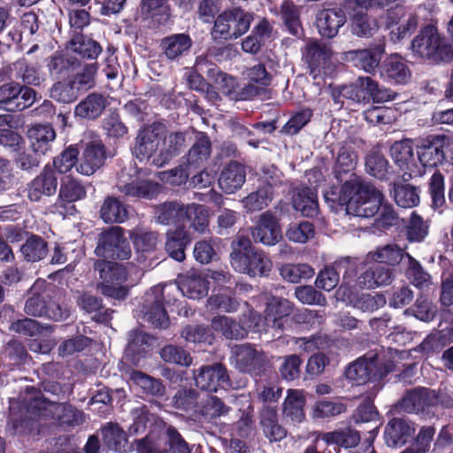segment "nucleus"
<instances>
[{"mask_svg": "<svg viewBox=\"0 0 453 453\" xmlns=\"http://www.w3.org/2000/svg\"><path fill=\"white\" fill-rule=\"evenodd\" d=\"M49 409L60 413L58 418L62 425L74 426L84 420L82 411L71 405L47 402L40 391L34 387H27L26 393L18 400L10 402L8 431L12 434H30L37 426L36 417L46 415Z\"/></svg>", "mask_w": 453, "mask_h": 453, "instance_id": "nucleus-1", "label": "nucleus"}, {"mask_svg": "<svg viewBox=\"0 0 453 453\" xmlns=\"http://www.w3.org/2000/svg\"><path fill=\"white\" fill-rule=\"evenodd\" d=\"M324 197L332 208L344 206L349 215L370 218L377 214L383 200L382 193L369 183L353 182L344 187L333 186Z\"/></svg>", "mask_w": 453, "mask_h": 453, "instance_id": "nucleus-2", "label": "nucleus"}, {"mask_svg": "<svg viewBox=\"0 0 453 453\" xmlns=\"http://www.w3.org/2000/svg\"><path fill=\"white\" fill-rule=\"evenodd\" d=\"M94 267L99 272L100 279L103 282L98 285L100 292L109 297L123 300L129 292V288L134 286L127 285L130 273L137 270L133 265H124L119 263L109 262L106 260H97Z\"/></svg>", "mask_w": 453, "mask_h": 453, "instance_id": "nucleus-3", "label": "nucleus"}, {"mask_svg": "<svg viewBox=\"0 0 453 453\" xmlns=\"http://www.w3.org/2000/svg\"><path fill=\"white\" fill-rule=\"evenodd\" d=\"M395 368L394 362L383 353L370 351L355 362L345 371L346 378L357 385L367 381H379L384 379Z\"/></svg>", "mask_w": 453, "mask_h": 453, "instance_id": "nucleus-4", "label": "nucleus"}, {"mask_svg": "<svg viewBox=\"0 0 453 453\" xmlns=\"http://www.w3.org/2000/svg\"><path fill=\"white\" fill-rule=\"evenodd\" d=\"M411 49L415 55L436 63L450 61L453 58L451 45L434 25H427L420 29L411 42Z\"/></svg>", "mask_w": 453, "mask_h": 453, "instance_id": "nucleus-5", "label": "nucleus"}, {"mask_svg": "<svg viewBox=\"0 0 453 453\" xmlns=\"http://www.w3.org/2000/svg\"><path fill=\"white\" fill-rule=\"evenodd\" d=\"M44 280H36L30 288L31 296L25 303V312L33 317H44L54 321L66 319L69 311L63 309L59 304L47 301L50 295L45 291H41L45 288Z\"/></svg>", "mask_w": 453, "mask_h": 453, "instance_id": "nucleus-6", "label": "nucleus"}, {"mask_svg": "<svg viewBox=\"0 0 453 453\" xmlns=\"http://www.w3.org/2000/svg\"><path fill=\"white\" fill-rule=\"evenodd\" d=\"M303 60L307 65L309 73L314 80L331 77L335 72L329 46L319 41L309 42L303 51Z\"/></svg>", "mask_w": 453, "mask_h": 453, "instance_id": "nucleus-7", "label": "nucleus"}, {"mask_svg": "<svg viewBox=\"0 0 453 453\" xmlns=\"http://www.w3.org/2000/svg\"><path fill=\"white\" fill-rule=\"evenodd\" d=\"M251 19V15L240 8L224 12L215 19L211 36L219 41L236 39L249 30Z\"/></svg>", "mask_w": 453, "mask_h": 453, "instance_id": "nucleus-8", "label": "nucleus"}, {"mask_svg": "<svg viewBox=\"0 0 453 453\" xmlns=\"http://www.w3.org/2000/svg\"><path fill=\"white\" fill-rule=\"evenodd\" d=\"M95 254L103 257V260L128 259L131 256V248L124 236L123 229L119 226H111L103 231L98 235Z\"/></svg>", "mask_w": 453, "mask_h": 453, "instance_id": "nucleus-9", "label": "nucleus"}, {"mask_svg": "<svg viewBox=\"0 0 453 453\" xmlns=\"http://www.w3.org/2000/svg\"><path fill=\"white\" fill-rule=\"evenodd\" d=\"M116 188L127 196L151 199L158 192V185L142 178L134 167H125L119 173Z\"/></svg>", "mask_w": 453, "mask_h": 453, "instance_id": "nucleus-10", "label": "nucleus"}, {"mask_svg": "<svg viewBox=\"0 0 453 453\" xmlns=\"http://www.w3.org/2000/svg\"><path fill=\"white\" fill-rule=\"evenodd\" d=\"M165 132V126L158 121L142 125L134 139L133 154L140 161L153 158L158 152L160 141Z\"/></svg>", "mask_w": 453, "mask_h": 453, "instance_id": "nucleus-11", "label": "nucleus"}, {"mask_svg": "<svg viewBox=\"0 0 453 453\" xmlns=\"http://www.w3.org/2000/svg\"><path fill=\"white\" fill-rule=\"evenodd\" d=\"M81 144L83 152L77 171L83 175L89 176L104 165L105 147L101 139L91 131L84 134Z\"/></svg>", "mask_w": 453, "mask_h": 453, "instance_id": "nucleus-12", "label": "nucleus"}, {"mask_svg": "<svg viewBox=\"0 0 453 453\" xmlns=\"http://www.w3.org/2000/svg\"><path fill=\"white\" fill-rule=\"evenodd\" d=\"M231 265L239 273L251 277L266 276L273 267L272 260L262 250H255L249 253L231 252Z\"/></svg>", "mask_w": 453, "mask_h": 453, "instance_id": "nucleus-13", "label": "nucleus"}, {"mask_svg": "<svg viewBox=\"0 0 453 453\" xmlns=\"http://www.w3.org/2000/svg\"><path fill=\"white\" fill-rule=\"evenodd\" d=\"M443 403L441 396L434 390L416 388L409 391L398 403V408L407 413H421L426 416L434 415V408Z\"/></svg>", "mask_w": 453, "mask_h": 453, "instance_id": "nucleus-14", "label": "nucleus"}, {"mask_svg": "<svg viewBox=\"0 0 453 453\" xmlns=\"http://www.w3.org/2000/svg\"><path fill=\"white\" fill-rule=\"evenodd\" d=\"M35 91L17 82L0 86V109L20 111L30 107L35 101Z\"/></svg>", "mask_w": 453, "mask_h": 453, "instance_id": "nucleus-15", "label": "nucleus"}, {"mask_svg": "<svg viewBox=\"0 0 453 453\" xmlns=\"http://www.w3.org/2000/svg\"><path fill=\"white\" fill-rule=\"evenodd\" d=\"M235 367L252 376L260 375L265 369L267 358L250 344L236 345L232 349Z\"/></svg>", "mask_w": 453, "mask_h": 453, "instance_id": "nucleus-16", "label": "nucleus"}, {"mask_svg": "<svg viewBox=\"0 0 453 453\" xmlns=\"http://www.w3.org/2000/svg\"><path fill=\"white\" fill-rule=\"evenodd\" d=\"M449 146V138L443 135H430L416 145L418 161L425 167H435L444 161V148Z\"/></svg>", "mask_w": 453, "mask_h": 453, "instance_id": "nucleus-17", "label": "nucleus"}, {"mask_svg": "<svg viewBox=\"0 0 453 453\" xmlns=\"http://www.w3.org/2000/svg\"><path fill=\"white\" fill-rule=\"evenodd\" d=\"M357 161V154L351 146L343 145L340 148L333 169L334 178L342 184L340 187L363 181L361 176L355 173Z\"/></svg>", "mask_w": 453, "mask_h": 453, "instance_id": "nucleus-18", "label": "nucleus"}, {"mask_svg": "<svg viewBox=\"0 0 453 453\" xmlns=\"http://www.w3.org/2000/svg\"><path fill=\"white\" fill-rule=\"evenodd\" d=\"M196 387L202 390L216 392L219 388L229 385L226 368L219 363L211 365H203L193 371Z\"/></svg>", "mask_w": 453, "mask_h": 453, "instance_id": "nucleus-19", "label": "nucleus"}, {"mask_svg": "<svg viewBox=\"0 0 453 453\" xmlns=\"http://www.w3.org/2000/svg\"><path fill=\"white\" fill-rule=\"evenodd\" d=\"M251 235L256 242L266 246H273L278 243L282 238V234L276 216L271 211L262 213L257 226L251 230Z\"/></svg>", "mask_w": 453, "mask_h": 453, "instance_id": "nucleus-20", "label": "nucleus"}, {"mask_svg": "<svg viewBox=\"0 0 453 453\" xmlns=\"http://www.w3.org/2000/svg\"><path fill=\"white\" fill-rule=\"evenodd\" d=\"M158 152L152 158V165L163 167L177 157L187 146L185 132H171L163 134Z\"/></svg>", "mask_w": 453, "mask_h": 453, "instance_id": "nucleus-21", "label": "nucleus"}, {"mask_svg": "<svg viewBox=\"0 0 453 453\" xmlns=\"http://www.w3.org/2000/svg\"><path fill=\"white\" fill-rule=\"evenodd\" d=\"M415 431L414 423L410 419L394 418L385 427V441L389 447H401L413 438Z\"/></svg>", "mask_w": 453, "mask_h": 453, "instance_id": "nucleus-22", "label": "nucleus"}, {"mask_svg": "<svg viewBox=\"0 0 453 453\" xmlns=\"http://www.w3.org/2000/svg\"><path fill=\"white\" fill-rule=\"evenodd\" d=\"M345 22V12L342 9H324L316 16L318 32L325 38L335 37Z\"/></svg>", "mask_w": 453, "mask_h": 453, "instance_id": "nucleus-23", "label": "nucleus"}, {"mask_svg": "<svg viewBox=\"0 0 453 453\" xmlns=\"http://www.w3.org/2000/svg\"><path fill=\"white\" fill-rule=\"evenodd\" d=\"M58 179L54 169L47 165L42 172L35 177L29 185L28 197L31 201L37 202L42 196H50L56 193Z\"/></svg>", "mask_w": 453, "mask_h": 453, "instance_id": "nucleus-24", "label": "nucleus"}, {"mask_svg": "<svg viewBox=\"0 0 453 453\" xmlns=\"http://www.w3.org/2000/svg\"><path fill=\"white\" fill-rule=\"evenodd\" d=\"M384 50L383 45H376L373 48L365 50H349L345 53V59L366 73H372L379 66Z\"/></svg>", "mask_w": 453, "mask_h": 453, "instance_id": "nucleus-25", "label": "nucleus"}, {"mask_svg": "<svg viewBox=\"0 0 453 453\" xmlns=\"http://www.w3.org/2000/svg\"><path fill=\"white\" fill-rule=\"evenodd\" d=\"M163 288L156 286L151 288V294L147 295L146 302L151 303L145 312V319L156 327L165 328L169 324V318L163 305Z\"/></svg>", "mask_w": 453, "mask_h": 453, "instance_id": "nucleus-26", "label": "nucleus"}, {"mask_svg": "<svg viewBox=\"0 0 453 453\" xmlns=\"http://www.w3.org/2000/svg\"><path fill=\"white\" fill-rule=\"evenodd\" d=\"M246 180V171L243 165L232 161L220 173L219 188L226 194H234L240 189Z\"/></svg>", "mask_w": 453, "mask_h": 453, "instance_id": "nucleus-27", "label": "nucleus"}, {"mask_svg": "<svg viewBox=\"0 0 453 453\" xmlns=\"http://www.w3.org/2000/svg\"><path fill=\"white\" fill-rule=\"evenodd\" d=\"M86 194V188L80 181L73 178L67 179L60 185L56 206L58 209L66 208V213L72 214L74 210L72 203L83 199Z\"/></svg>", "mask_w": 453, "mask_h": 453, "instance_id": "nucleus-28", "label": "nucleus"}, {"mask_svg": "<svg viewBox=\"0 0 453 453\" xmlns=\"http://www.w3.org/2000/svg\"><path fill=\"white\" fill-rule=\"evenodd\" d=\"M380 76L390 83L405 84L411 78V71L399 56H391L380 67Z\"/></svg>", "mask_w": 453, "mask_h": 453, "instance_id": "nucleus-29", "label": "nucleus"}, {"mask_svg": "<svg viewBox=\"0 0 453 453\" xmlns=\"http://www.w3.org/2000/svg\"><path fill=\"white\" fill-rule=\"evenodd\" d=\"M107 105L106 97L99 93H90L74 108V116L93 120L101 116Z\"/></svg>", "mask_w": 453, "mask_h": 453, "instance_id": "nucleus-30", "label": "nucleus"}, {"mask_svg": "<svg viewBox=\"0 0 453 453\" xmlns=\"http://www.w3.org/2000/svg\"><path fill=\"white\" fill-rule=\"evenodd\" d=\"M192 44L193 41L188 35L175 34L164 38L160 46L167 59L178 61L188 53Z\"/></svg>", "mask_w": 453, "mask_h": 453, "instance_id": "nucleus-31", "label": "nucleus"}, {"mask_svg": "<svg viewBox=\"0 0 453 453\" xmlns=\"http://www.w3.org/2000/svg\"><path fill=\"white\" fill-rule=\"evenodd\" d=\"M177 289L190 299H200L208 294L209 282L200 274L180 275L178 278Z\"/></svg>", "mask_w": 453, "mask_h": 453, "instance_id": "nucleus-32", "label": "nucleus"}, {"mask_svg": "<svg viewBox=\"0 0 453 453\" xmlns=\"http://www.w3.org/2000/svg\"><path fill=\"white\" fill-rule=\"evenodd\" d=\"M292 311V305L287 299L272 297L266 303L265 310V319L272 328L281 330L285 319Z\"/></svg>", "mask_w": 453, "mask_h": 453, "instance_id": "nucleus-33", "label": "nucleus"}, {"mask_svg": "<svg viewBox=\"0 0 453 453\" xmlns=\"http://www.w3.org/2000/svg\"><path fill=\"white\" fill-rule=\"evenodd\" d=\"M293 206L305 217H314L319 212L317 192L311 188L303 187L295 189Z\"/></svg>", "mask_w": 453, "mask_h": 453, "instance_id": "nucleus-34", "label": "nucleus"}, {"mask_svg": "<svg viewBox=\"0 0 453 453\" xmlns=\"http://www.w3.org/2000/svg\"><path fill=\"white\" fill-rule=\"evenodd\" d=\"M31 147L35 153L44 155L56 138V132L50 125L36 124L28 130Z\"/></svg>", "mask_w": 453, "mask_h": 453, "instance_id": "nucleus-35", "label": "nucleus"}, {"mask_svg": "<svg viewBox=\"0 0 453 453\" xmlns=\"http://www.w3.org/2000/svg\"><path fill=\"white\" fill-rule=\"evenodd\" d=\"M306 399L304 391L301 389H288L283 403V415L292 422L300 423L304 419Z\"/></svg>", "mask_w": 453, "mask_h": 453, "instance_id": "nucleus-36", "label": "nucleus"}, {"mask_svg": "<svg viewBox=\"0 0 453 453\" xmlns=\"http://www.w3.org/2000/svg\"><path fill=\"white\" fill-rule=\"evenodd\" d=\"M260 425L264 435L271 441H280L287 435V431L278 422L275 408L265 407L260 413Z\"/></svg>", "mask_w": 453, "mask_h": 453, "instance_id": "nucleus-37", "label": "nucleus"}, {"mask_svg": "<svg viewBox=\"0 0 453 453\" xmlns=\"http://www.w3.org/2000/svg\"><path fill=\"white\" fill-rule=\"evenodd\" d=\"M211 153V142L204 133H199L187 155L188 167L198 168L207 161Z\"/></svg>", "mask_w": 453, "mask_h": 453, "instance_id": "nucleus-38", "label": "nucleus"}, {"mask_svg": "<svg viewBox=\"0 0 453 453\" xmlns=\"http://www.w3.org/2000/svg\"><path fill=\"white\" fill-rule=\"evenodd\" d=\"M190 239L183 227H178L166 234L165 250L174 260L181 262L185 259V249Z\"/></svg>", "mask_w": 453, "mask_h": 453, "instance_id": "nucleus-39", "label": "nucleus"}, {"mask_svg": "<svg viewBox=\"0 0 453 453\" xmlns=\"http://www.w3.org/2000/svg\"><path fill=\"white\" fill-rule=\"evenodd\" d=\"M67 50L83 58L95 59L102 51L98 42L81 34H76L68 43Z\"/></svg>", "mask_w": 453, "mask_h": 453, "instance_id": "nucleus-40", "label": "nucleus"}, {"mask_svg": "<svg viewBox=\"0 0 453 453\" xmlns=\"http://www.w3.org/2000/svg\"><path fill=\"white\" fill-rule=\"evenodd\" d=\"M199 393L193 388H180L173 397V406L196 418L201 403Z\"/></svg>", "mask_w": 453, "mask_h": 453, "instance_id": "nucleus-41", "label": "nucleus"}, {"mask_svg": "<svg viewBox=\"0 0 453 453\" xmlns=\"http://www.w3.org/2000/svg\"><path fill=\"white\" fill-rule=\"evenodd\" d=\"M100 216L105 223H123L127 219L128 212L121 201L116 197L108 196L101 206Z\"/></svg>", "mask_w": 453, "mask_h": 453, "instance_id": "nucleus-42", "label": "nucleus"}, {"mask_svg": "<svg viewBox=\"0 0 453 453\" xmlns=\"http://www.w3.org/2000/svg\"><path fill=\"white\" fill-rule=\"evenodd\" d=\"M20 252L27 262H38L46 257L49 249L47 242L41 236L31 234L20 246Z\"/></svg>", "mask_w": 453, "mask_h": 453, "instance_id": "nucleus-43", "label": "nucleus"}, {"mask_svg": "<svg viewBox=\"0 0 453 453\" xmlns=\"http://www.w3.org/2000/svg\"><path fill=\"white\" fill-rule=\"evenodd\" d=\"M129 380L146 395L152 396H162L165 388L159 379H155L141 371L132 370L129 373Z\"/></svg>", "mask_w": 453, "mask_h": 453, "instance_id": "nucleus-44", "label": "nucleus"}, {"mask_svg": "<svg viewBox=\"0 0 453 453\" xmlns=\"http://www.w3.org/2000/svg\"><path fill=\"white\" fill-rule=\"evenodd\" d=\"M351 259L349 257H344L336 261L334 265L326 266L317 276L315 281L316 287L325 291L334 289L340 280L338 269L340 270L345 267V265H349Z\"/></svg>", "mask_w": 453, "mask_h": 453, "instance_id": "nucleus-45", "label": "nucleus"}, {"mask_svg": "<svg viewBox=\"0 0 453 453\" xmlns=\"http://www.w3.org/2000/svg\"><path fill=\"white\" fill-rule=\"evenodd\" d=\"M211 327L228 339H242L247 335V329L227 316H216L212 319Z\"/></svg>", "mask_w": 453, "mask_h": 453, "instance_id": "nucleus-46", "label": "nucleus"}, {"mask_svg": "<svg viewBox=\"0 0 453 453\" xmlns=\"http://www.w3.org/2000/svg\"><path fill=\"white\" fill-rule=\"evenodd\" d=\"M370 77H359L355 83L341 86L340 93L343 98L356 103L369 102V90L372 85Z\"/></svg>", "mask_w": 453, "mask_h": 453, "instance_id": "nucleus-47", "label": "nucleus"}, {"mask_svg": "<svg viewBox=\"0 0 453 453\" xmlns=\"http://www.w3.org/2000/svg\"><path fill=\"white\" fill-rule=\"evenodd\" d=\"M210 212L206 206L198 203L186 205L184 219L190 222V226L200 234L205 233L209 226Z\"/></svg>", "mask_w": 453, "mask_h": 453, "instance_id": "nucleus-48", "label": "nucleus"}, {"mask_svg": "<svg viewBox=\"0 0 453 453\" xmlns=\"http://www.w3.org/2000/svg\"><path fill=\"white\" fill-rule=\"evenodd\" d=\"M186 205L178 202H166L156 209L157 219L160 224H175L184 219Z\"/></svg>", "mask_w": 453, "mask_h": 453, "instance_id": "nucleus-49", "label": "nucleus"}, {"mask_svg": "<svg viewBox=\"0 0 453 453\" xmlns=\"http://www.w3.org/2000/svg\"><path fill=\"white\" fill-rule=\"evenodd\" d=\"M367 257L369 260L373 262L395 265L405 257V254L397 245L387 244L377 248L375 250L370 251L367 254Z\"/></svg>", "mask_w": 453, "mask_h": 453, "instance_id": "nucleus-50", "label": "nucleus"}, {"mask_svg": "<svg viewBox=\"0 0 453 453\" xmlns=\"http://www.w3.org/2000/svg\"><path fill=\"white\" fill-rule=\"evenodd\" d=\"M80 65V62L68 53L53 55L47 64L49 72L52 76H64L73 72Z\"/></svg>", "mask_w": 453, "mask_h": 453, "instance_id": "nucleus-51", "label": "nucleus"}, {"mask_svg": "<svg viewBox=\"0 0 453 453\" xmlns=\"http://www.w3.org/2000/svg\"><path fill=\"white\" fill-rule=\"evenodd\" d=\"M229 411L230 408L219 398L211 395L207 396L205 400H201L196 418H203L205 420H213L217 418L226 415Z\"/></svg>", "mask_w": 453, "mask_h": 453, "instance_id": "nucleus-52", "label": "nucleus"}, {"mask_svg": "<svg viewBox=\"0 0 453 453\" xmlns=\"http://www.w3.org/2000/svg\"><path fill=\"white\" fill-rule=\"evenodd\" d=\"M390 155L401 169L409 170L414 160L412 142L408 139L395 142L390 148Z\"/></svg>", "mask_w": 453, "mask_h": 453, "instance_id": "nucleus-53", "label": "nucleus"}, {"mask_svg": "<svg viewBox=\"0 0 453 453\" xmlns=\"http://www.w3.org/2000/svg\"><path fill=\"white\" fill-rule=\"evenodd\" d=\"M105 446L114 451H125L127 440L126 433L117 424L109 423L102 431Z\"/></svg>", "mask_w": 453, "mask_h": 453, "instance_id": "nucleus-54", "label": "nucleus"}, {"mask_svg": "<svg viewBox=\"0 0 453 453\" xmlns=\"http://www.w3.org/2000/svg\"><path fill=\"white\" fill-rule=\"evenodd\" d=\"M273 192H271L270 189L257 187V190L245 196L242 203L247 211L254 212L266 208L273 201Z\"/></svg>", "mask_w": 453, "mask_h": 453, "instance_id": "nucleus-55", "label": "nucleus"}, {"mask_svg": "<svg viewBox=\"0 0 453 453\" xmlns=\"http://www.w3.org/2000/svg\"><path fill=\"white\" fill-rule=\"evenodd\" d=\"M14 70L16 72V77L26 84L39 86L41 82L44 81L43 76L39 71V67L26 60H19L14 63Z\"/></svg>", "mask_w": 453, "mask_h": 453, "instance_id": "nucleus-56", "label": "nucleus"}, {"mask_svg": "<svg viewBox=\"0 0 453 453\" xmlns=\"http://www.w3.org/2000/svg\"><path fill=\"white\" fill-rule=\"evenodd\" d=\"M79 90L73 83L72 80L58 81L50 89V97L58 103L70 104L74 102L78 96Z\"/></svg>", "mask_w": 453, "mask_h": 453, "instance_id": "nucleus-57", "label": "nucleus"}, {"mask_svg": "<svg viewBox=\"0 0 453 453\" xmlns=\"http://www.w3.org/2000/svg\"><path fill=\"white\" fill-rule=\"evenodd\" d=\"M407 260L406 276L411 283L419 288L427 287L430 283L431 277L425 272L420 263L412 257L410 254H405Z\"/></svg>", "mask_w": 453, "mask_h": 453, "instance_id": "nucleus-58", "label": "nucleus"}, {"mask_svg": "<svg viewBox=\"0 0 453 453\" xmlns=\"http://www.w3.org/2000/svg\"><path fill=\"white\" fill-rule=\"evenodd\" d=\"M281 13L288 31L291 35L301 38L303 35V30L296 6L288 1H284L281 5Z\"/></svg>", "mask_w": 453, "mask_h": 453, "instance_id": "nucleus-59", "label": "nucleus"}, {"mask_svg": "<svg viewBox=\"0 0 453 453\" xmlns=\"http://www.w3.org/2000/svg\"><path fill=\"white\" fill-rule=\"evenodd\" d=\"M394 198L396 204L403 208H412L419 203V195L417 188L411 185H395Z\"/></svg>", "mask_w": 453, "mask_h": 453, "instance_id": "nucleus-60", "label": "nucleus"}, {"mask_svg": "<svg viewBox=\"0 0 453 453\" xmlns=\"http://www.w3.org/2000/svg\"><path fill=\"white\" fill-rule=\"evenodd\" d=\"M161 358L170 364L181 366H189L192 364V357L182 347L168 344L160 349Z\"/></svg>", "mask_w": 453, "mask_h": 453, "instance_id": "nucleus-61", "label": "nucleus"}, {"mask_svg": "<svg viewBox=\"0 0 453 453\" xmlns=\"http://www.w3.org/2000/svg\"><path fill=\"white\" fill-rule=\"evenodd\" d=\"M280 275L291 283H297L303 279L311 278L314 275V271L306 264H287L281 266Z\"/></svg>", "mask_w": 453, "mask_h": 453, "instance_id": "nucleus-62", "label": "nucleus"}, {"mask_svg": "<svg viewBox=\"0 0 453 453\" xmlns=\"http://www.w3.org/2000/svg\"><path fill=\"white\" fill-rule=\"evenodd\" d=\"M315 231L313 225L306 220L289 225L286 236L294 242L305 243L314 236Z\"/></svg>", "mask_w": 453, "mask_h": 453, "instance_id": "nucleus-63", "label": "nucleus"}, {"mask_svg": "<svg viewBox=\"0 0 453 453\" xmlns=\"http://www.w3.org/2000/svg\"><path fill=\"white\" fill-rule=\"evenodd\" d=\"M428 234V226L423 219L413 211L406 226V236L410 242H422Z\"/></svg>", "mask_w": 453, "mask_h": 453, "instance_id": "nucleus-64", "label": "nucleus"}]
</instances>
